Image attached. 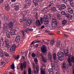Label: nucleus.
<instances>
[{
	"mask_svg": "<svg viewBox=\"0 0 74 74\" xmlns=\"http://www.w3.org/2000/svg\"><path fill=\"white\" fill-rule=\"evenodd\" d=\"M43 0H38V3H40V4H41Z\"/></svg>",
	"mask_w": 74,
	"mask_h": 74,
	"instance_id": "864d4df0",
	"label": "nucleus"
},
{
	"mask_svg": "<svg viewBox=\"0 0 74 74\" xmlns=\"http://www.w3.org/2000/svg\"><path fill=\"white\" fill-rule=\"evenodd\" d=\"M22 34L23 35V37H25V32H24L23 30L22 31Z\"/></svg>",
	"mask_w": 74,
	"mask_h": 74,
	"instance_id": "3c124183",
	"label": "nucleus"
},
{
	"mask_svg": "<svg viewBox=\"0 0 74 74\" xmlns=\"http://www.w3.org/2000/svg\"><path fill=\"white\" fill-rule=\"evenodd\" d=\"M44 28H45V26L44 25H43L41 27L40 29H44Z\"/></svg>",
	"mask_w": 74,
	"mask_h": 74,
	"instance_id": "5fc2aeb1",
	"label": "nucleus"
},
{
	"mask_svg": "<svg viewBox=\"0 0 74 74\" xmlns=\"http://www.w3.org/2000/svg\"><path fill=\"white\" fill-rule=\"evenodd\" d=\"M66 14V12L64 11H62L61 12V14L63 15H65Z\"/></svg>",
	"mask_w": 74,
	"mask_h": 74,
	"instance_id": "c03bdc74",
	"label": "nucleus"
},
{
	"mask_svg": "<svg viewBox=\"0 0 74 74\" xmlns=\"http://www.w3.org/2000/svg\"><path fill=\"white\" fill-rule=\"evenodd\" d=\"M41 68H40V73H41V74H45V71H43L42 70H41Z\"/></svg>",
	"mask_w": 74,
	"mask_h": 74,
	"instance_id": "c9c22d12",
	"label": "nucleus"
},
{
	"mask_svg": "<svg viewBox=\"0 0 74 74\" xmlns=\"http://www.w3.org/2000/svg\"><path fill=\"white\" fill-rule=\"evenodd\" d=\"M1 65H3V66H4L5 65V62H3L1 63Z\"/></svg>",
	"mask_w": 74,
	"mask_h": 74,
	"instance_id": "e2e57ef3",
	"label": "nucleus"
},
{
	"mask_svg": "<svg viewBox=\"0 0 74 74\" xmlns=\"http://www.w3.org/2000/svg\"><path fill=\"white\" fill-rule=\"evenodd\" d=\"M34 61L35 63H36V64L38 63V60H37V59L35 58L34 59Z\"/></svg>",
	"mask_w": 74,
	"mask_h": 74,
	"instance_id": "a19ab883",
	"label": "nucleus"
},
{
	"mask_svg": "<svg viewBox=\"0 0 74 74\" xmlns=\"http://www.w3.org/2000/svg\"><path fill=\"white\" fill-rule=\"evenodd\" d=\"M4 19L6 21L8 20L9 19V17H8V15H5L4 16Z\"/></svg>",
	"mask_w": 74,
	"mask_h": 74,
	"instance_id": "c85d7f7f",
	"label": "nucleus"
},
{
	"mask_svg": "<svg viewBox=\"0 0 74 74\" xmlns=\"http://www.w3.org/2000/svg\"><path fill=\"white\" fill-rule=\"evenodd\" d=\"M36 26L38 27V26H41V24L40 23V21L39 20H38L36 21L35 22Z\"/></svg>",
	"mask_w": 74,
	"mask_h": 74,
	"instance_id": "a211bd4d",
	"label": "nucleus"
},
{
	"mask_svg": "<svg viewBox=\"0 0 74 74\" xmlns=\"http://www.w3.org/2000/svg\"><path fill=\"white\" fill-rule=\"evenodd\" d=\"M28 74H32V70L31 68H29L28 69Z\"/></svg>",
	"mask_w": 74,
	"mask_h": 74,
	"instance_id": "58836bf2",
	"label": "nucleus"
},
{
	"mask_svg": "<svg viewBox=\"0 0 74 74\" xmlns=\"http://www.w3.org/2000/svg\"><path fill=\"white\" fill-rule=\"evenodd\" d=\"M40 21L41 23L42 24H43V21L45 24H47V15H45L43 17V18L42 17H40Z\"/></svg>",
	"mask_w": 74,
	"mask_h": 74,
	"instance_id": "7ed1b4c3",
	"label": "nucleus"
},
{
	"mask_svg": "<svg viewBox=\"0 0 74 74\" xmlns=\"http://www.w3.org/2000/svg\"><path fill=\"white\" fill-rule=\"evenodd\" d=\"M42 58L43 61L44 62H47V61L46 60V59H45V58H44V57L42 56Z\"/></svg>",
	"mask_w": 74,
	"mask_h": 74,
	"instance_id": "ea45409f",
	"label": "nucleus"
},
{
	"mask_svg": "<svg viewBox=\"0 0 74 74\" xmlns=\"http://www.w3.org/2000/svg\"><path fill=\"white\" fill-rule=\"evenodd\" d=\"M35 47H36V48H37V47H38L39 45H38V44H36L35 45Z\"/></svg>",
	"mask_w": 74,
	"mask_h": 74,
	"instance_id": "774afa93",
	"label": "nucleus"
},
{
	"mask_svg": "<svg viewBox=\"0 0 74 74\" xmlns=\"http://www.w3.org/2000/svg\"><path fill=\"white\" fill-rule=\"evenodd\" d=\"M73 74H74V67H72Z\"/></svg>",
	"mask_w": 74,
	"mask_h": 74,
	"instance_id": "338daca9",
	"label": "nucleus"
},
{
	"mask_svg": "<svg viewBox=\"0 0 74 74\" xmlns=\"http://www.w3.org/2000/svg\"><path fill=\"white\" fill-rule=\"evenodd\" d=\"M21 36H16L15 38V41H16V42H17V43H19L20 41V40H21Z\"/></svg>",
	"mask_w": 74,
	"mask_h": 74,
	"instance_id": "f8f14e48",
	"label": "nucleus"
},
{
	"mask_svg": "<svg viewBox=\"0 0 74 74\" xmlns=\"http://www.w3.org/2000/svg\"><path fill=\"white\" fill-rule=\"evenodd\" d=\"M13 27H14V25L12 23H10L9 24V27L8 28L10 29V30H12L13 29Z\"/></svg>",
	"mask_w": 74,
	"mask_h": 74,
	"instance_id": "dca6fc26",
	"label": "nucleus"
},
{
	"mask_svg": "<svg viewBox=\"0 0 74 74\" xmlns=\"http://www.w3.org/2000/svg\"><path fill=\"white\" fill-rule=\"evenodd\" d=\"M61 45L60 44V43L59 42H57V45L56 46L58 48H59L60 47V45Z\"/></svg>",
	"mask_w": 74,
	"mask_h": 74,
	"instance_id": "7c9ffc66",
	"label": "nucleus"
},
{
	"mask_svg": "<svg viewBox=\"0 0 74 74\" xmlns=\"http://www.w3.org/2000/svg\"><path fill=\"white\" fill-rule=\"evenodd\" d=\"M57 56L60 57H64V54L62 51H59L57 53Z\"/></svg>",
	"mask_w": 74,
	"mask_h": 74,
	"instance_id": "ddd939ff",
	"label": "nucleus"
},
{
	"mask_svg": "<svg viewBox=\"0 0 74 74\" xmlns=\"http://www.w3.org/2000/svg\"><path fill=\"white\" fill-rule=\"evenodd\" d=\"M52 4V3L50 4L49 5L47 6V8H49L50 7H51Z\"/></svg>",
	"mask_w": 74,
	"mask_h": 74,
	"instance_id": "603ef678",
	"label": "nucleus"
},
{
	"mask_svg": "<svg viewBox=\"0 0 74 74\" xmlns=\"http://www.w3.org/2000/svg\"><path fill=\"white\" fill-rule=\"evenodd\" d=\"M31 3V0H26L25 3H24V8H29L30 7Z\"/></svg>",
	"mask_w": 74,
	"mask_h": 74,
	"instance_id": "f257e3e1",
	"label": "nucleus"
},
{
	"mask_svg": "<svg viewBox=\"0 0 74 74\" xmlns=\"http://www.w3.org/2000/svg\"><path fill=\"white\" fill-rule=\"evenodd\" d=\"M64 55L65 56H68L69 53V49L68 48L65 49L64 50Z\"/></svg>",
	"mask_w": 74,
	"mask_h": 74,
	"instance_id": "6e6552de",
	"label": "nucleus"
},
{
	"mask_svg": "<svg viewBox=\"0 0 74 74\" xmlns=\"http://www.w3.org/2000/svg\"><path fill=\"white\" fill-rule=\"evenodd\" d=\"M65 16L66 17H67V18H70L71 17V15L69 14L68 13H66V14H65Z\"/></svg>",
	"mask_w": 74,
	"mask_h": 74,
	"instance_id": "473e14b6",
	"label": "nucleus"
},
{
	"mask_svg": "<svg viewBox=\"0 0 74 74\" xmlns=\"http://www.w3.org/2000/svg\"><path fill=\"white\" fill-rule=\"evenodd\" d=\"M68 12L70 14H73V10L70 7L68 8Z\"/></svg>",
	"mask_w": 74,
	"mask_h": 74,
	"instance_id": "f3484780",
	"label": "nucleus"
},
{
	"mask_svg": "<svg viewBox=\"0 0 74 74\" xmlns=\"http://www.w3.org/2000/svg\"><path fill=\"white\" fill-rule=\"evenodd\" d=\"M41 51L43 53H45L47 51V47L45 45H43L41 48Z\"/></svg>",
	"mask_w": 74,
	"mask_h": 74,
	"instance_id": "423d86ee",
	"label": "nucleus"
},
{
	"mask_svg": "<svg viewBox=\"0 0 74 74\" xmlns=\"http://www.w3.org/2000/svg\"><path fill=\"white\" fill-rule=\"evenodd\" d=\"M42 12L44 14H45L47 13V7L43 9V10L42 11Z\"/></svg>",
	"mask_w": 74,
	"mask_h": 74,
	"instance_id": "bb28decb",
	"label": "nucleus"
},
{
	"mask_svg": "<svg viewBox=\"0 0 74 74\" xmlns=\"http://www.w3.org/2000/svg\"><path fill=\"white\" fill-rule=\"evenodd\" d=\"M48 60H49V61H51V62H52L53 58L52 55L51 53H50V52H49L48 53Z\"/></svg>",
	"mask_w": 74,
	"mask_h": 74,
	"instance_id": "9b49d317",
	"label": "nucleus"
},
{
	"mask_svg": "<svg viewBox=\"0 0 74 74\" xmlns=\"http://www.w3.org/2000/svg\"><path fill=\"white\" fill-rule=\"evenodd\" d=\"M51 11L52 12H55L57 11V9L55 7H53L51 9Z\"/></svg>",
	"mask_w": 74,
	"mask_h": 74,
	"instance_id": "393cba45",
	"label": "nucleus"
},
{
	"mask_svg": "<svg viewBox=\"0 0 74 74\" xmlns=\"http://www.w3.org/2000/svg\"><path fill=\"white\" fill-rule=\"evenodd\" d=\"M11 68L12 70H14V64H12L11 66Z\"/></svg>",
	"mask_w": 74,
	"mask_h": 74,
	"instance_id": "09e8293b",
	"label": "nucleus"
},
{
	"mask_svg": "<svg viewBox=\"0 0 74 74\" xmlns=\"http://www.w3.org/2000/svg\"><path fill=\"white\" fill-rule=\"evenodd\" d=\"M59 8L62 10H64L66 8V6L64 4H62L59 5Z\"/></svg>",
	"mask_w": 74,
	"mask_h": 74,
	"instance_id": "2eb2a0df",
	"label": "nucleus"
},
{
	"mask_svg": "<svg viewBox=\"0 0 74 74\" xmlns=\"http://www.w3.org/2000/svg\"><path fill=\"white\" fill-rule=\"evenodd\" d=\"M56 56L57 55L56 54V53H54L53 54V59L55 60H56V58H57Z\"/></svg>",
	"mask_w": 74,
	"mask_h": 74,
	"instance_id": "c756f323",
	"label": "nucleus"
},
{
	"mask_svg": "<svg viewBox=\"0 0 74 74\" xmlns=\"http://www.w3.org/2000/svg\"><path fill=\"white\" fill-rule=\"evenodd\" d=\"M4 53L5 54V56L6 57L8 56V54L7 53L4 52Z\"/></svg>",
	"mask_w": 74,
	"mask_h": 74,
	"instance_id": "79ce46f5",
	"label": "nucleus"
},
{
	"mask_svg": "<svg viewBox=\"0 0 74 74\" xmlns=\"http://www.w3.org/2000/svg\"><path fill=\"white\" fill-rule=\"evenodd\" d=\"M16 45H13L12 47V51H15V50H16Z\"/></svg>",
	"mask_w": 74,
	"mask_h": 74,
	"instance_id": "aec40b11",
	"label": "nucleus"
},
{
	"mask_svg": "<svg viewBox=\"0 0 74 74\" xmlns=\"http://www.w3.org/2000/svg\"><path fill=\"white\" fill-rule=\"evenodd\" d=\"M23 66L24 69H26L27 67V62L26 61H24L23 62Z\"/></svg>",
	"mask_w": 74,
	"mask_h": 74,
	"instance_id": "6ab92c4d",
	"label": "nucleus"
},
{
	"mask_svg": "<svg viewBox=\"0 0 74 74\" xmlns=\"http://www.w3.org/2000/svg\"><path fill=\"white\" fill-rule=\"evenodd\" d=\"M14 58L16 59V60H18V59H19V56H18L17 57L14 56Z\"/></svg>",
	"mask_w": 74,
	"mask_h": 74,
	"instance_id": "37998d69",
	"label": "nucleus"
},
{
	"mask_svg": "<svg viewBox=\"0 0 74 74\" xmlns=\"http://www.w3.org/2000/svg\"><path fill=\"white\" fill-rule=\"evenodd\" d=\"M4 32L6 33V35L8 38H10V34H8V30L4 31Z\"/></svg>",
	"mask_w": 74,
	"mask_h": 74,
	"instance_id": "4be33fe9",
	"label": "nucleus"
},
{
	"mask_svg": "<svg viewBox=\"0 0 74 74\" xmlns=\"http://www.w3.org/2000/svg\"><path fill=\"white\" fill-rule=\"evenodd\" d=\"M10 34L11 36H15L17 32L16 29H10Z\"/></svg>",
	"mask_w": 74,
	"mask_h": 74,
	"instance_id": "39448f33",
	"label": "nucleus"
},
{
	"mask_svg": "<svg viewBox=\"0 0 74 74\" xmlns=\"http://www.w3.org/2000/svg\"><path fill=\"white\" fill-rule=\"evenodd\" d=\"M67 23V20H63V21H62V24L64 26L65 25H66Z\"/></svg>",
	"mask_w": 74,
	"mask_h": 74,
	"instance_id": "5701e85b",
	"label": "nucleus"
},
{
	"mask_svg": "<svg viewBox=\"0 0 74 74\" xmlns=\"http://www.w3.org/2000/svg\"><path fill=\"white\" fill-rule=\"evenodd\" d=\"M49 22H50V21L49 20V19H47V24H48V23H49Z\"/></svg>",
	"mask_w": 74,
	"mask_h": 74,
	"instance_id": "0e129e2a",
	"label": "nucleus"
},
{
	"mask_svg": "<svg viewBox=\"0 0 74 74\" xmlns=\"http://www.w3.org/2000/svg\"><path fill=\"white\" fill-rule=\"evenodd\" d=\"M55 21V20L54 19L53 20V22L51 23V26L53 27H56L58 25L57 21Z\"/></svg>",
	"mask_w": 74,
	"mask_h": 74,
	"instance_id": "9d476101",
	"label": "nucleus"
},
{
	"mask_svg": "<svg viewBox=\"0 0 74 74\" xmlns=\"http://www.w3.org/2000/svg\"><path fill=\"white\" fill-rule=\"evenodd\" d=\"M20 69L21 71H23V66H20Z\"/></svg>",
	"mask_w": 74,
	"mask_h": 74,
	"instance_id": "4d7b16f0",
	"label": "nucleus"
},
{
	"mask_svg": "<svg viewBox=\"0 0 74 74\" xmlns=\"http://www.w3.org/2000/svg\"><path fill=\"white\" fill-rule=\"evenodd\" d=\"M10 41L8 39H5V44L6 45L5 47L6 48H10Z\"/></svg>",
	"mask_w": 74,
	"mask_h": 74,
	"instance_id": "20e7f679",
	"label": "nucleus"
},
{
	"mask_svg": "<svg viewBox=\"0 0 74 74\" xmlns=\"http://www.w3.org/2000/svg\"><path fill=\"white\" fill-rule=\"evenodd\" d=\"M27 14V12L26 11H23L20 14V15L21 16V17H23V21H26L27 19V17H25V16Z\"/></svg>",
	"mask_w": 74,
	"mask_h": 74,
	"instance_id": "f03ea898",
	"label": "nucleus"
},
{
	"mask_svg": "<svg viewBox=\"0 0 74 74\" xmlns=\"http://www.w3.org/2000/svg\"><path fill=\"white\" fill-rule=\"evenodd\" d=\"M0 56H1V58H3V56H4V54L3 53V52H2V51H0Z\"/></svg>",
	"mask_w": 74,
	"mask_h": 74,
	"instance_id": "f704fd0d",
	"label": "nucleus"
},
{
	"mask_svg": "<svg viewBox=\"0 0 74 74\" xmlns=\"http://www.w3.org/2000/svg\"><path fill=\"white\" fill-rule=\"evenodd\" d=\"M60 49H63V46L62 45H60V47H59Z\"/></svg>",
	"mask_w": 74,
	"mask_h": 74,
	"instance_id": "bf43d9fd",
	"label": "nucleus"
},
{
	"mask_svg": "<svg viewBox=\"0 0 74 74\" xmlns=\"http://www.w3.org/2000/svg\"><path fill=\"white\" fill-rule=\"evenodd\" d=\"M48 16L49 18H51V16H52V15L51 14H49V15H48V16Z\"/></svg>",
	"mask_w": 74,
	"mask_h": 74,
	"instance_id": "052dcab7",
	"label": "nucleus"
},
{
	"mask_svg": "<svg viewBox=\"0 0 74 74\" xmlns=\"http://www.w3.org/2000/svg\"><path fill=\"white\" fill-rule=\"evenodd\" d=\"M14 5V4H12L11 5V7H14V10L15 11H17L19 10V5H16L15 6Z\"/></svg>",
	"mask_w": 74,
	"mask_h": 74,
	"instance_id": "4468645a",
	"label": "nucleus"
},
{
	"mask_svg": "<svg viewBox=\"0 0 74 74\" xmlns=\"http://www.w3.org/2000/svg\"><path fill=\"white\" fill-rule=\"evenodd\" d=\"M34 22L33 23H34V20H29L27 21V22H26V24L27 26H30L32 24V23L33 22Z\"/></svg>",
	"mask_w": 74,
	"mask_h": 74,
	"instance_id": "1a4fd4ad",
	"label": "nucleus"
},
{
	"mask_svg": "<svg viewBox=\"0 0 74 74\" xmlns=\"http://www.w3.org/2000/svg\"><path fill=\"white\" fill-rule=\"evenodd\" d=\"M33 3H34L35 5L36 6V5H38V3H39L37 0H33Z\"/></svg>",
	"mask_w": 74,
	"mask_h": 74,
	"instance_id": "412c9836",
	"label": "nucleus"
},
{
	"mask_svg": "<svg viewBox=\"0 0 74 74\" xmlns=\"http://www.w3.org/2000/svg\"><path fill=\"white\" fill-rule=\"evenodd\" d=\"M3 25L4 32L8 31V24L7 23H3Z\"/></svg>",
	"mask_w": 74,
	"mask_h": 74,
	"instance_id": "0eeeda50",
	"label": "nucleus"
},
{
	"mask_svg": "<svg viewBox=\"0 0 74 74\" xmlns=\"http://www.w3.org/2000/svg\"><path fill=\"white\" fill-rule=\"evenodd\" d=\"M70 4L72 7H74V3H73V2L71 3Z\"/></svg>",
	"mask_w": 74,
	"mask_h": 74,
	"instance_id": "6e6d98bb",
	"label": "nucleus"
},
{
	"mask_svg": "<svg viewBox=\"0 0 74 74\" xmlns=\"http://www.w3.org/2000/svg\"><path fill=\"white\" fill-rule=\"evenodd\" d=\"M32 56L33 58H35L36 57V54L34 53H32Z\"/></svg>",
	"mask_w": 74,
	"mask_h": 74,
	"instance_id": "49530a36",
	"label": "nucleus"
},
{
	"mask_svg": "<svg viewBox=\"0 0 74 74\" xmlns=\"http://www.w3.org/2000/svg\"><path fill=\"white\" fill-rule=\"evenodd\" d=\"M56 16L57 18H59L62 17V16L59 13H56Z\"/></svg>",
	"mask_w": 74,
	"mask_h": 74,
	"instance_id": "a878e982",
	"label": "nucleus"
},
{
	"mask_svg": "<svg viewBox=\"0 0 74 74\" xmlns=\"http://www.w3.org/2000/svg\"><path fill=\"white\" fill-rule=\"evenodd\" d=\"M47 33L48 34H49V35H52L53 34L51 33V32H50V31L49 30H47Z\"/></svg>",
	"mask_w": 74,
	"mask_h": 74,
	"instance_id": "72a5a7b5",
	"label": "nucleus"
},
{
	"mask_svg": "<svg viewBox=\"0 0 74 74\" xmlns=\"http://www.w3.org/2000/svg\"><path fill=\"white\" fill-rule=\"evenodd\" d=\"M40 69V67H39V65H36V69L37 70V73H38V71H39V70Z\"/></svg>",
	"mask_w": 74,
	"mask_h": 74,
	"instance_id": "cd10ccee",
	"label": "nucleus"
},
{
	"mask_svg": "<svg viewBox=\"0 0 74 74\" xmlns=\"http://www.w3.org/2000/svg\"><path fill=\"white\" fill-rule=\"evenodd\" d=\"M68 0H62V1L64 3H67V2Z\"/></svg>",
	"mask_w": 74,
	"mask_h": 74,
	"instance_id": "13d9d810",
	"label": "nucleus"
},
{
	"mask_svg": "<svg viewBox=\"0 0 74 74\" xmlns=\"http://www.w3.org/2000/svg\"><path fill=\"white\" fill-rule=\"evenodd\" d=\"M49 73H51V72H53V69H49Z\"/></svg>",
	"mask_w": 74,
	"mask_h": 74,
	"instance_id": "a18cd8bd",
	"label": "nucleus"
},
{
	"mask_svg": "<svg viewBox=\"0 0 74 74\" xmlns=\"http://www.w3.org/2000/svg\"><path fill=\"white\" fill-rule=\"evenodd\" d=\"M63 57H58V58L59 60H60V61H62V60H63Z\"/></svg>",
	"mask_w": 74,
	"mask_h": 74,
	"instance_id": "e433bc0d",
	"label": "nucleus"
},
{
	"mask_svg": "<svg viewBox=\"0 0 74 74\" xmlns=\"http://www.w3.org/2000/svg\"><path fill=\"white\" fill-rule=\"evenodd\" d=\"M4 39L3 38L0 39V44L2 45H3V44H4Z\"/></svg>",
	"mask_w": 74,
	"mask_h": 74,
	"instance_id": "b1692460",
	"label": "nucleus"
},
{
	"mask_svg": "<svg viewBox=\"0 0 74 74\" xmlns=\"http://www.w3.org/2000/svg\"><path fill=\"white\" fill-rule=\"evenodd\" d=\"M51 67L53 69H55V64H51Z\"/></svg>",
	"mask_w": 74,
	"mask_h": 74,
	"instance_id": "de8ad7c7",
	"label": "nucleus"
},
{
	"mask_svg": "<svg viewBox=\"0 0 74 74\" xmlns=\"http://www.w3.org/2000/svg\"><path fill=\"white\" fill-rule=\"evenodd\" d=\"M54 42H55L54 40H51V41L50 42V45H53V44H54Z\"/></svg>",
	"mask_w": 74,
	"mask_h": 74,
	"instance_id": "4c0bfd02",
	"label": "nucleus"
},
{
	"mask_svg": "<svg viewBox=\"0 0 74 74\" xmlns=\"http://www.w3.org/2000/svg\"><path fill=\"white\" fill-rule=\"evenodd\" d=\"M15 20H12L11 21H10V22L11 23H13H13H15Z\"/></svg>",
	"mask_w": 74,
	"mask_h": 74,
	"instance_id": "8fccbe9b",
	"label": "nucleus"
},
{
	"mask_svg": "<svg viewBox=\"0 0 74 74\" xmlns=\"http://www.w3.org/2000/svg\"><path fill=\"white\" fill-rule=\"evenodd\" d=\"M62 68L63 69H66V65H63Z\"/></svg>",
	"mask_w": 74,
	"mask_h": 74,
	"instance_id": "69168bd1",
	"label": "nucleus"
},
{
	"mask_svg": "<svg viewBox=\"0 0 74 74\" xmlns=\"http://www.w3.org/2000/svg\"><path fill=\"white\" fill-rule=\"evenodd\" d=\"M5 9L6 10L8 11V10H10V7H9V5H6L5 6Z\"/></svg>",
	"mask_w": 74,
	"mask_h": 74,
	"instance_id": "2f4dec72",
	"label": "nucleus"
},
{
	"mask_svg": "<svg viewBox=\"0 0 74 74\" xmlns=\"http://www.w3.org/2000/svg\"><path fill=\"white\" fill-rule=\"evenodd\" d=\"M3 1H4V0H0V4L3 3Z\"/></svg>",
	"mask_w": 74,
	"mask_h": 74,
	"instance_id": "680f3d73",
	"label": "nucleus"
}]
</instances>
